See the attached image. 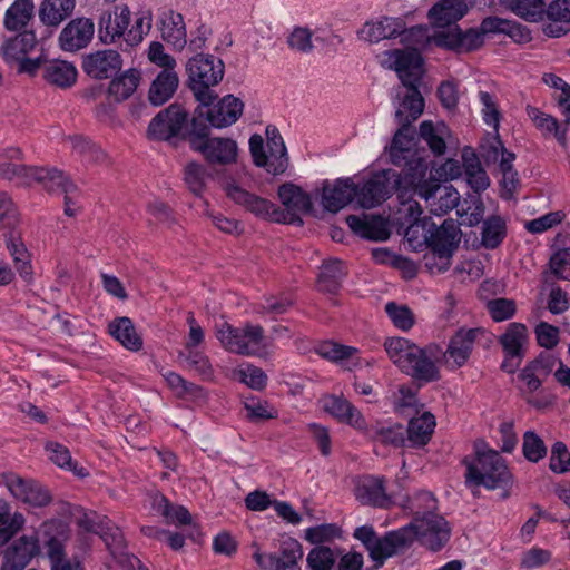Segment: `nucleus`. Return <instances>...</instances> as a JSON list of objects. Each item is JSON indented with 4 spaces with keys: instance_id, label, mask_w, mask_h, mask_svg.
I'll return each instance as SVG.
<instances>
[{
    "instance_id": "nucleus-26",
    "label": "nucleus",
    "mask_w": 570,
    "mask_h": 570,
    "mask_svg": "<svg viewBox=\"0 0 570 570\" xmlns=\"http://www.w3.org/2000/svg\"><path fill=\"white\" fill-rule=\"evenodd\" d=\"M468 12V6L464 0H439L429 12L428 18L432 26L445 28L456 24Z\"/></svg>"
},
{
    "instance_id": "nucleus-64",
    "label": "nucleus",
    "mask_w": 570,
    "mask_h": 570,
    "mask_svg": "<svg viewBox=\"0 0 570 570\" xmlns=\"http://www.w3.org/2000/svg\"><path fill=\"white\" fill-rule=\"evenodd\" d=\"M237 375L242 383L256 391H262L267 384L266 373L255 365L239 368Z\"/></svg>"
},
{
    "instance_id": "nucleus-22",
    "label": "nucleus",
    "mask_w": 570,
    "mask_h": 570,
    "mask_svg": "<svg viewBox=\"0 0 570 570\" xmlns=\"http://www.w3.org/2000/svg\"><path fill=\"white\" fill-rule=\"evenodd\" d=\"M346 224L361 238L372 242H385L390 238L387 220L381 215H348Z\"/></svg>"
},
{
    "instance_id": "nucleus-63",
    "label": "nucleus",
    "mask_w": 570,
    "mask_h": 570,
    "mask_svg": "<svg viewBox=\"0 0 570 570\" xmlns=\"http://www.w3.org/2000/svg\"><path fill=\"white\" fill-rule=\"evenodd\" d=\"M432 43L442 49L462 52L460 27L455 24L449 30L434 32L432 36Z\"/></svg>"
},
{
    "instance_id": "nucleus-45",
    "label": "nucleus",
    "mask_w": 570,
    "mask_h": 570,
    "mask_svg": "<svg viewBox=\"0 0 570 570\" xmlns=\"http://www.w3.org/2000/svg\"><path fill=\"white\" fill-rule=\"evenodd\" d=\"M188 368L195 371L203 380L209 381L214 377V368L208 356L196 350L189 348L179 354Z\"/></svg>"
},
{
    "instance_id": "nucleus-14",
    "label": "nucleus",
    "mask_w": 570,
    "mask_h": 570,
    "mask_svg": "<svg viewBox=\"0 0 570 570\" xmlns=\"http://www.w3.org/2000/svg\"><path fill=\"white\" fill-rule=\"evenodd\" d=\"M411 527H402L397 530L387 531L379 537L368 556L374 562V569H380L385 561L411 547Z\"/></svg>"
},
{
    "instance_id": "nucleus-58",
    "label": "nucleus",
    "mask_w": 570,
    "mask_h": 570,
    "mask_svg": "<svg viewBox=\"0 0 570 570\" xmlns=\"http://www.w3.org/2000/svg\"><path fill=\"white\" fill-rule=\"evenodd\" d=\"M487 309L494 322H503L515 315L517 304L513 299L499 297L490 299Z\"/></svg>"
},
{
    "instance_id": "nucleus-3",
    "label": "nucleus",
    "mask_w": 570,
    "mask_h": 570,
    "mask_svg": "<svg viewBox=\"0 0 570 570\" xmlns=\"http://www.w3.org/2000/svg\"><path fill=\"white\" fill-rule=\"evenodd\" d=\"M385 55L393 59L390 67L396 71L402 85L407 89L395 111L403 110V116L417 119L425 105L419 88L424 63L421 51L417 48L393 49Z\"/></svg>"
},
{
    "instance_id": "nucleus-12",
    "label": "nucleus",
    "mask_w": 570,
    "mask_h": 570,
    "mask_svg": "<svg viewBox=\"0 0 570 570\" xmlns=\"http://www.w3.org/2000/svg\"><path fill=\"white\" fill-rule=\"evenodd\" d=\"M1 480L10 493L33 508H45L52 502L49 489L32 479H24L14 472H4Z\"/></svg>"
},
{
    "instance_id": "nucleus-56",
    "label": "nucleus",
    "mask_w": 570,
    "mask_h": 570,
    "mask_svg": "<svg viewBox=\"0 0 570 570\" xmlns=\"http://www.w3.org/2000/svg\"><path fill=\"white\" fill-rule=\"evenodd\" d=\"M309 570H332L335 564L334 551L326 546L313 548L307 554Z\"/></svg>"
},
{
    "instance_id": "nucleus-19",
    "label": "nucleus",
    "mask_w": 570,
    "mask_h": 570,
    "mask_svg": "<svg viewBox=\"0 0 570 570\" xmlns=\"http://www.w3.org/2000/svg\"><path fill=\"white\" fill-rule=\"evenodd\" d=\"M421 198L425 199L431 214L439 217L455 208L460 202L458 190L452 185H441L439 180L425 184Z\"/></svg>"
},
{
    "instance_id": "nucleus-62",
    "label": "nucleus",
    "mask_w": 570,
    "mask_h": 570,
    "mask_svg": "<svg viewBox=\"0 0 570 570\" xmlns=\"http://www.w3.org/2000/svg\"><path fill=\"white\" fill-rule=\"evenodd\" d=\"M247 417L252 422H259L277 417V411L269 409L266 401H261L255 397L247 399L244 403Z\"/></svg>"
},
{
    "instance_id": "nucleus-61",
    "label": "nucleus",
    "mask_w": 570,
    "mask_h": 570,
    "mask_svg": "<svg viewBox=\"0 0 570 570\" xmlns=\"http://www.w3.org/2000/svg\"><path fill=\"white\" fill-rule=\"evenodd\" d=\"M294 301L288 295L268 296L265 298L257 309L262 315H273V318L287 313Z\"/></svg>"
},
{
    "instance_id": "nucleus-25",
    "label": "nucleus",
    "mask_w": 570,
    "mask_h": 570,
    "mask_svg": "<svg viewBox=\"0 0 570 570\" xmlns=\"http://www.w3.org/2000/svg\"><path fill=\"white\" fill-rule=\"evenodd\" d=\"M324 409L338 422L348 424L358 431L366 430L365 417L348 400L343 396L330 395L325 399Z\"/></svg>"
},
{
    "instance_id": "nucleus-10",
    "label": "nucleus",
    "mask_w": 570,
    "mask_h": 570,
    "mask_svg": "<svg viewBox=\"0 0 570 570\" xmlns=\"http://www.w3.org/2000/svg\"><path fill=\"white\" fill-rule=\"evenodd\" d=\"M405 527H411V544L419 540L431 551H440L450 540L451 529L448 521L434 512H425L414 517Z\"/></svg>"
},
{
    "instance_id": "nucleus-48",
    "label": "nucleus",
    "mask_w": 570,
    "mask_h": 570,
    "mask_svg": "<svg viewBox=\"0 0 570 570\" xmlns=\"http://www.w3.org/2000/svg\"><path fill=\"white\" fill-rule=\"evenodd\" d=\"M208 171L203 164L190 161L184 168V180L195 196H202L206 188Z\"/></svg>"
},
{
    "instance_id": "nucleus-20",
    "label": "nucleus",
    "mask_w": 570,
    "mask_h": 570,
    "mask_svg": "<svg viewBox=\"0 0 570 570\" xmlns=\"http://www.w3.org/2000/svg\"><path fill=\"white\" fill-rule=\"evenodd\" d=\"M40 552L39 540L35 535H22L4 551L0 570H24Z\"/></svg>"
},
{
    "instance_id": "nucleus-11",
    "label": "nucleus",
    "mask_w": 570,
    "mask_h": 570,
    "mask_svg": "<svg viewBox=\"0 0 570 570\" xmlns=\"http://www.w3.org/2000/svg\"><path fill=\"white\" fill-rule=\"evenodd\" d=\"M395 170L394 169H382L373 173L368 179H366L362 187L357 186V202L361 207L371 209L387 198H390L393 193L399 194V188L394 183Z\"/></svg>"
},
{
    "instance_id": "nucleus-37",
    "label": "nucleus",
    "mask_w": 570,
    "mask_h": 570,
    "mask_svg": "<svg viewBox=\"0 0 570 570\" xmlns=\"http://www.w3.org/2000/svg\"><path fill=\"white\" fill-rule=\"evenodd\" d=\"M435 428V417L430 412H424L422 415L412 417L407 425V440L412 446H424L431 440Z\"/></svg>"
},
{
    "instance_id": "nucleus-23",
    "label": "nucleus",
    "mask_w": 570,
    "mask_h": 570,
    "mask_svg": "<svg viewBox=\"0 0 570 570\" xmlns=\"http://www.w3.org/2000/svg\"><path fill=\"white\" fill-rule=\"evenodd\" d=\"M357 195V185L351 178H338L333 186L325 180L322 193V205L331 213H337L348 205Z\"/></svg>"
},
{
    "instance_id": "nucleus-31",
    "label": "nucleus",
    "mask_w": 570,
    "mask_h": 570,
    "mask_svg": "<svg viewBox=\"0 0 570 570\" xmlns=\"http://www.w3.org/2000/svg\"><path fill=\"white\" fill-rule=\"evenodd\" d=\"M76 0H43L38 10L39 20L49 28H58L71 17Z\"/></svg>"
},
{
    "instance_id": "nucleus-29",
    "label": "nucleus",
    "mask_w": 570,
    "mask_h": 570,
    "mask_svg": "<svg viewBox=\"0 0 570 570\" xmlns=\"http://www.w3.org/2000/svg\"><path fill=\"white\" fill-rule=\"evenodd\" d=\"M35 16L33 0H14L4 12L3 27L8 31L29 30L28 26L33 22Z\"/></svg>"
},
{
    "instance_id": "nucleus-55",
    "label": "nucleus",
    "mask_w": 570,
    "mask_h": 570,
    "mask_svg": "<svg viewBox=\"0 0 570 570\" xmlns=\"http://www.w3.org/2000/svg\"><path fill=\"white\" fill-rule=\"evenodd\" d=\"M385 313L393 325L402 331H409L414 325V314L406 305H399L395 302H387Z\"/></svg>"
},
{
    "instance_id": "nucleus-46",
    "label": "nucleus",
    "mask_w": 570,
    "mask_h": 570,
    "mask_svg": "<svg viewBox=\"0 0 570 570\" xmlns=\"http://www.w3.org/2000/svg\"><path fill=\"white\" fill-rule=\"evenodd\" d=\"M269 168L268 173L275 176L285 173L288 166L287 149L283 137L271 138L267 141Z\"/></svg>"
},
{
    "instance_id": "nucleus-52",
    "label": "nucleus",
    "mask_w": 570,
    "mask_h": 570,
    "mask_svg": "<svg viewBox=\"0 0 570 570\" xmlns=\"http://www.w3.org/2000/svg\"><path fill=\"white\" fill-rule=\"evenodd\" d=\"M399 37H401V42L405 45L406 48H417L419 51L432 43V36L429 35V28L423 24L413 26L407 29L404 26Z\"/></svg>"
},
{
    "instance_id": "nucleus-41",
    "label": "nucleus",
    "mask_w": 570,
    "mask_h": 570,
    "mask_svg": "<svg viewBox=\"0 0 570 570\" xmlns=\"http://www.w3.org/2000/svg\"><path fill=\"white\" fill-rule=\"evenodd\" d=\"M303 558L302 544L293 538L284 540L279 548V554L274 560L275 570H301L298 561Z\"/></svg>"
},
{
    "instance_id": "nucleus-51",
    "label": "nucleus",
    "mask_w": 570,
    "mask_h": 570,
    "mask_svg": "<svg viewBox=\"0 0 570 570\" xmlns=\"http://www.w3.org/2000/svg\"><path fill=\"white\" fill-rule=\"evenodd\" d=\"M315 352L321 357L328 360L331 362H342L352 358V356L357 353V348L348 345H343L340 343L326 341L320 343L315 347Z\"/></svg>"
},
{
    "instance_id": "nucleus-17",
    "label": "nucleus",
    "mask_w": 570,
    "mask_h": 570,
    "mask_svg": "<svg viewBox=\"0 0 570 570\" xmlns=\"http://www.w3.org/2000/svg\"><path fill=\"white\" fill-rule=\"evenodd\" d=\"M130 23L128 6H115L114 10H105L98 20V38L104 45H111L125 37Z\"/></svg>"
},
{
    "instance_id": "nucleus-43",
    "label": "nucleus",
    "mask_w": 570,
    "mask_h": 570,
    "mask_svg": "<svg viewBox=\"0 0 570 570\" xmlns=\"http://www.w3.org/2000/svg\"><path fill=\"white\" fill-rule=\"evenodd\" d=\"M363 432L376 442L395 448L403 446L406 440L405 430L401 424L366 426Z\"/></svg>"
},
{
    "instance_id": "nucleus-5",
    "label": "nucleus",
    "mask_w": 570,
    "mask_h": 570,
    "mask_svg": "<svg viewBox=\"0 0 570 570\" xmlns=\"http://www.w3.org/2000/svg\"><path fill=\"white\" fill-rule=\"evenodd\" d=\"M200 111L189 119V112L181 105L174 102L160 110L149 122L147 128L148 137L156 141H166L177 146L181 141L191 145V138L196 126L200 127Z\"/></svg>"
},
{
    "instance_id": "nucleus-15",
    "label": "nucleus",
    "mask_w": 570,
    "mask_h": 570,
    "mask_svg": "<svg viewBox=\"0 0 570 570\" xmlns=\"http://www.w3.org/2000/svg\"><path fill=\"white\" fill-rule=\"evenodd\" d=\"M95 35L92 19L78 17L71 19L61 30L58 43L65 52H77L88 47Z\"/></svg>"
},
{
    "instance_id": "nucleus-6",
    "label": "nucleus",
    "mask_w": 570,
    "mask_h": 570,
    "mask_svg": "<svg viewBox=\"0 0 570 570\" xmlns=\"http://www.w3.org/2000/svg\"><path fill=\"white\" fill-rule=\"evenodd\" d=\"M462 464L466 468L465 484L484 487L489 490L507 487L511 482V473L504 459L495 450L475 448V455L464 456Z\"/></svg>"
},
{
    "instance_id": "nucleus-28",
    "label": "nucleus",
    "mask_w": 570,
    "mask_h": 570,
    "mask_svg": "<svg viewBox=\"0 0 570 570\" xmlns=\"http://www.w3.org/2000/svg\"><path fill=\"white\" fill-rule=\"evenodd\" d=\"M17 32L16 36L7 38L0 46V52L8 65H13L19 59L28 56L38 43L32 29Z\"/></svg>"
},
{
    "instance_id": "nucleus-59",
    "label": "nucleus",
    "mask_w": 570,
    "mask_h": 570,
    "mask_svg": "<svg viewBox=\"0 0 570 570\" xmlns=\"http://www.w3.org/2000/svg\"><path fill=\"white\" fill-rule=\"evenodd\" d=\"M419 135L435 156H441L445 153L446 144L444 138L438 132V128L434 127L431 120L421 122Z\"/></svg>"
},
{
    "instance_id": "nucleus-57",
    "label": "nucleus",
    "mask_w": 570,
    "mask_h": 570,
    "mask_svg": "<svg viewBox=\"0 0 570 570\" xmlns=\"http://www.w3.org/2000/svg\"><path fill=\"white\" fill-rule=\"evenodd\" d=\"M157 507L158 511L171 523L185 525L191 522L190 512L183 505H173L166 497H160Z\"/></svg>"
},
{
    "instance_id": "nucleus-21",
    "label": "nucleus",
    "mask_w": 570,
    "mask_h": 570,
    "mask_svg": "<svg viewBox=\"0 0 570 570\" xmlns=\"http://www.w3.org/2000/svg\"><path fill=\"white\" fill-rule=\"evenodd\" d=\"M386 480L383 476L364 475L355 487V497L363 505L389 508L391 497L386 493Z\"/></svg>"
},
{
    "instance_id": "nucleus-8",
    "label": "nucleus",
    "mask_w": 570,
    "mask_h": 570,
    "mask_svg": "<svg viewBox=\"0 0 570 570\" xmlns=\"http://www.w3.org/2000/svg\"><path fill=\"white\" fill-rule=\"evenodd\" d=\"M216 337L225 350L239 355L258 356L266 347L263 326L250 323L235 327L223 322L217 327Z\"/></svg>"
},
{
    "instance_id": "nucleus-44",
    "label": "nucleus",
    "mask_w": 570,
    "mask_h": 570,
    "mask_svg": "<svg viewBox=\"0 0 570 570\" xmlns=\"http://www.w3.org/2000/svg\"><path fill=\"white\" fill-rule=\"evenodd\" d=\"M509 9L529 22L542 21L546 17V3L543 0H509Z\"/></svg>"
},
{
    "instance_id": "nucleus-2",
    "label": "nucleus",
    "mask_w": 570,
    "mask_h": 570,
    "mask_svg": "<svg viewBox=\"0 0 570 570\" xmlns=\"http://www.w3.org/2000/svg\"><path fill=\"white\" fill-rule=\"evenodd\" d=\"M402 111H395V120L400 128L392 139L389 156L394 166L403 168L401 173L395 170L393 178L399 188V198L404 203L405 198L412 195L421 197L423 186L435 179H425L428 161L413 149L416 132L411 125L416 119L403 116Z\"/></svg>"
},
{
    "instance_id": "nucleus-13",
    "label": "nucleus",
    "mask_w": 570,
    "mask_h": 570,
    "mask_svg": "<svg viewBox=\"0 0 570 570\" xmlns=\"http://www.w3.org/2000/svg\"><path fill=\"white\" fill-rule=\"evenodd\" d=\"M202 105L195 109V115L200 111L202 119L210 127L222 129L234 125L243 115L244 102L234 95H226L216 104Z\"/></svg>"
},
{
    "instance_id": "nucleus-36",
    "label": "nucleus",
    "mask_w": 570,
    "mask_h": 570,
    "mask_svg": "<svg viewBox=\"0 0 570 570\" xmlns=\"http://www.w3.org/2000/svg\"><path fill=\"white\" fill-rule=\"evenodd\" d=\"M431 347L422 348L414 362L409 366L405 374L417 382L431 383L440 379V371L431 358Z\"/></svg>"
},
{
    "instance_id": "nucleus-30",
    "label": "nucleus",
    "mask_w": 570,
    "mask_h": 570,
    "mask_svg": "<svg viewBox=\"0 0 570 570\" xmlns=\"http://www.w3.org/2000/svg\"><path fill=\"white\" fill-rule=\"evenodd\" d=\"M38 183L49 193L72 194L77 187L70 178L57 168L37 167L33 170L32 184Z\"/></svg>"
},
{
    "instance_id": "nucleus-33",
    "label": "nucleus",
    "mask_w": 570,
    "mask_h": 570,
    "mask_svg": "<svg viewBox=\"0 0 570 570\" xmlns=\"http://www.w3.org/2000/svg\"><path fill=\"white\" fill-rule=\"evenodd\" d=\"M78 71L73 63L66 60H50L43 66V79L56 87L66 89L77 81Z\"/></svg>"
},
{
    "instance_id": "nucleus-27",
    "label": "nucleus",
    "mask_w": 570,
    "mask_h": 570,
    "mask_svg": "<svg viewBox=\"0 0 570 570\" xmlns=\"http://www.w3.org/2000/svg\"><path fill=\"white\" fill-rule=\"evenodd\" d=\"M159 22L161 38L175 49H184L187 43V32L183 14L173 9H166L160 13Z\"/></svg>"
},
{
    "instance_id": "nucleus-39",
    "label": "nucleus",
    "mask_w": 570,
    "mask_h": 570,
    "mask_svg": "<svg viewBox=\"0 0 570 570\" xmlns=\"http://www.w3.org/2000/svg\"><path fill=\"white\" fill-rule=\"evenodd\" d=\"M139 81L140 72L135 68L128 69L110 81L108 94L117 102L127 100L136 91Z\"/></svg>"
},
{
    "instance_id": "nucleus-35",
    "label": "nucleus",
    "mask_w": 570,
    "mask_h": 570,
    "mask_svg": "<svg viewBox=\"0 0 570 570\" xmlns=\"http://www.w3.org/2000/svg\"><path fill=\"white\" fill-rule=\"evenodd\" d=\"M109 334L129 351L137 352L142 347V338L129 317H118L111 322Z\"/></svg>"
},
{
    "instance_id": "nucleus-7",
    "label": "nucleus",
    "mask_w": 570,
    "mask_h": 570,
    "mask_svg": "<svg viewBox=\"0 0 570 570\" xmlns=\"http://www.w3.org/2000/svg\"><path fill=\"white\" fill-rule=\"evenodd\" d=\"M186 70L189 88L198 102L206 106L217 99L210 87L216 86L224 77L225 66L222 59L198 53L188 60Z\"/></svg>"
},
{
    "instance_id": "nucleus-1",
    "label": "nucleus",
    "mask_w": 570,
    "mask_h": 570,
    "mask_svg": "<svg viewBox=\"0 0 570 570\" xmlns=\"http://www.w3.org/2000/svg\"><path fill=\"white\" fill-rule=\"evenodd\" d=\"M225 191L229 199L256 217L277 224L302 226L304 224L302 215L312 214L314 210L311 195L293 183H284L277 189V196L284 209L235 183L227 184Z\"/></svg>"
},
{
    "instance_id": "nucleus-60",
    "label": "nucleus",
    "mask_w": 570,
    "mask_h": 570,
    "mask_svg": "<svg viewBox=\"0 0 570 570\" xmlns=\"http://www.w3.org/2000/svg\"><path fill=\"white\" fill-rule=\"evenodd\" d=\"M549 266L554 278L570 282V247L554 252L550 257Z\"/></svg>"
},
{
    "instance_id": "nucleus-42",
    "label": "nucleus",
    "mask_w": 570,
    "mask_h": 570,
    "mask_svg": "<svg viewBox=\"0 0 570 570\" xmlns=\"http://www.w3.org/2000/svg\"><path fill=\"white\" fill-rule=\"evenodd\" d=\"M7 249L12 257L14 267L20 277L27 283H30L32 279L33 269L30 254L24 244L19 238L11 236L7 240Z\"/></svg>"
},
{
    "instance_id": "nucleus-53",
    "label": "nucleus",
    "mask_w": 570,
    "mask_h": 570,
    "mask_svg": "<svg viewBox=\"0 0 570 570\" xmlns=\"http://www.w3.org/2000/svg\"><path fill=\"white\" fill-rule=\"evenodd\" d=\"M547 451L543 440L534 431L523 434L522 453L529 462L538 463L547 455Z\"/></svg>"
},
{
    "instance_id": "nucleus-24",
    "label": "nucleus",
    "mask_w": 570,
    "mask_h": 570,
    "mask_svg": "<svg viewBox=\"0 0 570 570\" xmlns=\"http://www.w3.org/2000/svg\"><path fill=\"white\" fill-rule=\"evenodd\" d=\"M404 27L402 18L382 17L376 21H367L362 29L357 31L360 39L371 43H377L383 39H393L399 37V33Z\"/></svg>"
},
{
    "instance_id": "nucleus-40",
    "label": "nucleus",
    "mask_w": 570,
    "mask_h": 570,
    "mask_svg": "<svg viewBox=\"0 0 570 570\" xmlns=\"http://www.w3.org/2000/svg\"><path fill=\"white\" fill-rule=\"evenodd\" d=\"M507 236V222L499 215H491L483 220L481 242L487 249L499 247Z\"/></svg>"
},
{
    "instance_id": "nucleus-32",
    "label": "nucleus",
    "mask_w": 570,
    "mask_h": 570,
    "mask_svg": "<svg viewBox=\"0 0 570 570\" xmlns=\"http://www.w3.org/2000/svg\"><path fill=\"white\" fill-rule=\"evenodd\" d=\"M347 275L344 263L337 258L324 261L317 277V286L321 292L336 294L342 287V282Z\"/></svg>"
},
{
    "instance_id": "nucleus-38",
    "label": "nucleus",
    "mask_w": 570,
    "mask_h": 570,
    "mask_svg": "<svg viewBox=\"0 0 570 570\" xmlns=\"http://www.w3.org/2000/svg\"><path fill=\"white\" fill-rule=\"evenodd\" d=\"M528 340L527 326L522 323H510L504 333L498 338L502 346L504 355L519 356L524 355L523 345Z\"/></svg>"
},
{
    "instance_id": "nucleus-50",
    "label": "nucleus",
    "mask_w": 570,
    "mask_h": 570,
    "mask_svg": "<svg viewBox=\"0 0 570 570\" xmlns=\"http://www.w3.org/2000/svg\"><path fill=\"white\" fill-rule=\"evenodd\" d=\"M49 459L59 468L72 471L78 476H86L85 469L77 470V464L72 462V458L68 448L56 442H49L46 445Z\"/></svg>"
},
{
    "instance_id": "nucleus-47",
    "label": "nucleus",
    "mask_w": 570,
    "mask_h": 570,
    "mask_svg": "<svg viewBox=\"0 0 570 570\" xmlns=\"http://www.w3.org/2000/svg\"><path fill=\"white\" fill-rule=\"evenodd\" d=\"M36 166H26L12 161H0V177L17 185L29 186L32 184V176Z\"/></svg>"
},
{
    "instance_id": "nucleus-54",
    "label": "nucleus",
    "mask_w": 570,
    "mask_h": 570,
    "mask_svg": "<svg viewBox=\"0 0 570 570\" xmlns=\"http://www.w3.org/2000/svg\"><path fill=\"white\" fill-rule=\"evenodd\" d=\"M26 519L22 513L11 514L10 505L0 499V531L9 532V541L23 528Z\"/></svg>"
},
{
    "instance_id": "nucleus-9",
    "label": "nucleus",
    "mask_w": 570,
    "mask_h": 570,
    "mask_svg": "<svg viewBox=\"0 0 570 570\" xmlns=\"http://www.w3.org/2000/svg\"><path fill=\"white\" fill-rule=\"evenodd\" d=\"M196 128L191 138V150L200 153L210 165L228 166L237 161L238 146L234 139L210 137L209 126L205 121Z\"/></svg>"
},
{
    "instance_id": "nucleus-49",
    "label": "nucleus",
    "mask_w": 570,
    "mask_h": 570,
    "mask_svg": "<svg viewBox=\"0 0 570 570\" xmlns=\"http://www.w3.org/2000/svg\"><path fill=\"white\" fill-rule=\"evenodd\" d=\"M342 529L336 523H323L305 530L304 539L316 547L342 538Z\"/></svg>"
},
{
    "instance_id": "nucleus-18",
    "label": "nucleus",
    "mask_w": 570,
    "mask_h": 570,
    "mask_svg": "<svg viewBox=\"0 0 570 570\" xmlns=\"http://www.w3.org/2000/svg\"><path fill=\"white\" fill-rule=\"evenodd\" d=\"M484 334L482 327H460L450 338L444 356L453 362L454 368L462 367L470 358L475 342Z\"/></svg>"
},
{
    "instance_id": "nucleus-34",
    "label": "nucleus",
    "mask_w": 570,
    "mask_h": 570,
    "mask_svg": "<svg viewBox=\"0 0 570 570\" xmlns=\"http://www.w3.org/2000/svg\"><path fill=\"white\" fill-rule=\"evenodd\" d=\"M178 76L175 70H161L149 88L148 98L151 105L161 106L167 102L178 87Z\"/></svg>"
},
{
    "instance_id": "nucleus-16",
    "label": "nucleus",
    "mask_w": 570,
    "mask_h": 570,
    "mask_svg": "<svg viewBox=\"0 0 570 570\" xmlns=\"http://www.w3.org/2000/svg\"><path fill=\"white\" fill-rule=\"evenodd\" d=\"M122 67V58L116 50L105 49L90 52L82 57L83 72L97 80L108 79L118 73Z\"/></svg>"
},
{
    "instance_id": "nucleus-4",
    "label": "nucleus",
    "mask_w": 570,
    "mask_h": 570,
    "mask_svg": "<svg viewBox=\"0 0 570 570\" xmlns=\"http://www.w3.org/2000/svg\"><path fill=\"white\" fill-rule=\"evenodd\" d=\"M461 230L452 218L443 220L440 226L426 218L421 223L410 224L405 230V237L412 246L425 244L429 249L439 255L443 266L449 269L451 259L459 246Z\"/></svg>"
}]
</instances>
